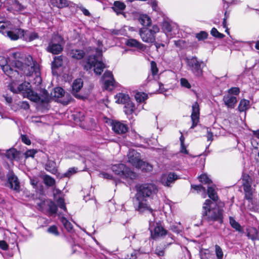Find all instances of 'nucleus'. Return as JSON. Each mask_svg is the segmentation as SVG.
<instances>
[{
  "instance_id": "f257e3e1",
  "label": "nucleus",
  "mask_w": 259,
  "mask_h": 259,
  "mask_svg": "<svg viewBox=\"0 0 259 259\" xmlns=\"http://www.w3.org/2000/svg\"><path fill=\"white\" fill-rule=\"evenodd\" d=\"M9 59L12 61V66L18 70L20 74L27 76L34 75L36 82L40 83L39 65L31 56H26L20 51H12L9 54Z\"/></svg>"
},
{
  "instance_id": "f03ea898",
  "label": "nucleus",
  "mask_w": 259,
  "mask_h": 259,
  "mask_svg": "<svg viewBox=\"0 0 259 259\" xmlns=\"http://www.w3.org/2000/svg\"><path fill=\"white\" fill-rule=\"evenodd\" d=\"M135 198L137 203H135V208L140 213L149 211L153 213V209L147 202V198H153L158 191L157 186L152 183H147L136 186Z\"/></svg>"
},
{
  "instance_id": "7ed1b4c3",
  "label": "nucleus",
  "mask_w": 259,
  "mask_h": 259,
  "mask_svg": "<svg viewBox=\"0 0 259 259\" xmlns=\"http://www.w3.org/2000/svg\"><path fill=\"white\" fill-rule=\"evenodd\" d=\"M203 219L208 222L218 221L223 222V210L209 199H206L203 206Z\"/></svg>"
},
{
  "instance_id": "20e7f679",
  "label": "nucleus",
  "mask_w": 259,
  "mask_h": 259,
  "mask_svg": "<svg viewBox=\"0 0 259 259\" xmlns=\"http://www.w3.org/2000/svg\"><path fill=\"white\" fill-rule=\"evenodd\" d=\"M98 48L96 49V55L90 56L88 57L85 64L84 65V69L87 71L93 69L97 75H100L106 67L105 65L100 60V57L102 55V42L98 41Z\"/></svg>"
},
{
  "instance_id": "39448f33",
  "label": "nucleus",
  "mask_w": 259,
  "mask_h": 259,
  "mask_svg": "<svg viewBox=\"0 0 259 259\" xmlns=\"http://www.w3.org/2000/svg\"><path fill=\"white\" fill-rule=\"evenodd\" d=\"M112 171L121 178L125 180L131 185L133 181L136 178V174L127 167L125 164L119 163L112 166Z\"/></svg>"
},
{
  "instance_id": "423d86ee",
  "label": "nucleus",
  "mask_w": 259,
  "mask_h": 259,
  "mask_svg": "<svg viewBox=\"0 0 259 259\" xmlns=\"http://www.w3.org/2000/svg\"><path fill=\"white\" fill-rule=\"evenodd\" d=\"M186 63L188 69L197 77H202L203 75V68L205 64L196 57H188L186 58Z\"/></svg>"
},
{
  "instance_id": "0eeeda50",
  "label": "nucleus",
  "mask_w": 259,
  "mask_h": 259,
  "mask_svg": "<svg viewBox=\"0 0 259 259\" xmlns=\"http://www.w3.org/2000/svg\"><path fill=\"white\" fill-rule=\"evenodd\" d=\"M10 24L8 21H0V32L12 40L22 37L23 29L15 28L10 30Z\"/></svg>"
},
{
  "instance_id": "6e6552de",
  "label": "nucleus",
  "mask_w": 259,
  "mask_h": 259,
  "mask_svg": "<svg viewBox=\"0 0 259 259\" xmlns=\"http://www.w3.org/2000/svg\"><path fill=\"white\" fill-rule=\"evenodd\" d=\"M159 31V28L156 25L151 28L143 27L139 29V34L142 40L146 43H153L155 41V35Z\"/></svg>"
},
{
  "instance_id": "1a4fd4ad",
  "label": "nucleus",
  "mask_w": 259,
  "mask_h": 259,
  "mask_svg": "<svg viewBox=\"0 0 259 259\" xmlns=\"http://www.w3.org/2000/svg\"><path fill=\"white\" fill-rule=\"evenodd\" d=\"M64 44L63 38L60 35H54L49 43L47 50L53 54H58L62 51Z\"/></svg>"
},
{
  "instance_id": "9d476101",
  "label": "nucleus",
  "mask_w": 259,
  "mask_h": 259,
  "mask_svg": "<svg viewBox=\"0 0 259 259\" xmlns=\"http://www.w3.org/2000/svg\"><path fill=\"white\" fill-rule=\"evenodd\" d=\"M149 230L150 231L151 237L153 239H156L165 236L167 231L163 228L159 222H155L154 219L150 220Z\"/></svg>"
},
{
  "instance_id": "9b49d317",
  "label": "nucleus",
  "mask_w": 259,
  "mask_h": 259,
  "mask_svg": "<svg viewBox=\"0 0 259 259\" xmlns=\"http://www.w3.org/2000/svg\"><path fill=\"white\" fill-rule=\"evenodd\" d=\"M43 96L41 97L37 93L33 91L31 88L28 91V92H24L23 96L27 97L30 100L37 102L41 101V102H47L49 99V95L48 92L45 90L42 91Z\"/></svg>"
},
{
  "instance_id": "f8f14e48",
  "label": "nucleus",
  "mask_w": 259,
  "mask_h": 259,
  "mask_svg": "<svg viewBox=\"0 0 259 259\" xmlns=\"http://www.w3.org/2000/svg\"><path fill=\"white\" fill-rule=\"evenodd\" d=\"M102 80L106 90L112 91L117 86V82L114 79L112 72L106 71L104 72Z\"/></svg>"
},
{
  "instance_id": "ddd939ff",
  "label": "nucleus",
  "mask_w": 259,
  "mask_h": 259,
  "mask_svg": "<svg viewBox=\"0 0 259 259\" xmlns=\"http://www.w3.org/2000/svg\"><path fill=\"white\" fill-rule=\"evenodd\" d=\"M162 29L165 34L170 37H173L176 32L178 31V25L172 22L164 21L162 23Z\"/></svg>"
},
{
  "instance_id": "4468645a",
  "label": "nucleus",
  "mask_w": 259,
  "mask_h": 259,
  "mask_svg": "<svg viewBox=\"0 0 259 259\" xmlns=\"http://www.w3.org/2000/svg\"><path fill=\"white\" fill-rule=\"evenodd\" d=\"M179 179V176L174 172H169L168 174H163L160 178V182L164 186L170 187L171 185Z\"/></svg>"
},
{
  "instance_id": "2eb2a0df",
  "label": "nucleus",
  "mask_w": 259,
  "mask_h": 259,
  "mask_svg": "<svg viewBox=\"0 0 259 259\" xmlns=\"http://www.w3.org/2000/svg\"><path fill=\"white\" fill-rule=\"evenodd\" d=\"M111 126L112 130L117 134H125L128 129L125 123L116 120L112 121Z\"/></svg>"
},
{
  "instance_id": "dca6fc26",
  "label": "nucleus",
  "mask_w": 259,
  "mask_h": 259,
  "mask_svg": "<svg viewBox=\"0 0 259 259\" xmlns=\"http://www.w3.org/2000/svg\"><path fill=\"white\" fill-rule=\"evenodd\" d=\"M200 108L197 102H195L192 105V112L191 115L192 124L191 128H194L198 124L199 121Z\"/></svg>"
},
{
  "instance_id": "f3484780",
  "label": "nucleus",
  "mask_w": 259,
  "mask_h": 259,
  "mask_svg": "<svg viewBox=\"0 0 259 259\" xmlns=\"http://www.w3.org/2000/svg\"><path fill=\"white\" fill-rule=\"evenodd\" d=\"M128 162L134 166L139 165L141 160L140 154L133 149L129 150L127 154Z\"/></svg>"
},
{
  "instance_id": "a211bd4d",
  "label": "nucleus",
  "mask_w": 259,
  "mask_h": 259,
  "mask_svg": "<svg viewBox=\"0 0 259 259\" xmlns=\"http://www.w3.org/2000/svg\"><path fill=\"white\" fill-rule=\"evenodd\" d=\"M126 8L125 4L120 1H116L114 2L113 6L111 7L112 10L116 13L117 15H122L125 16L124 10Z\"/></svg>"
},
{
  "instance_id": "6ab92c4d",
  "label": "nucleus",
  "mask_w": 259,
  "mask_h": 259,
  "mask_svg": "<svg viewBox=\"0 0 259 259\" xmlns=\"http://www.w3.org/2000/svg\"><path fill=\"white\" fill-rule=\"evenodd\" d=\"M223 100L227 108L230 109L234 108L237 102L236 97L230 94L224 95Z\"/></svg>"
},
{
  "instance_id": "aec40b11",
  "label": "nucleus",
  "mask_w": 259,
  "mask_h": 259,
  "mask_svg": "<svg viewBox=\"0 0 259 259\" xmlns=\"http://www.w3.org/2000/svg\"><path fill=\"white\" fill-rule=\"evenodd\" d=\"M8 181L12 189L16 191L19 190L20 185L18 179L13 172H9L8 174Z\"/></svg>"
},
{
  "instance_id": "412c9836",
  "label": "nucleus",
  "mask_w": 259,
  "mask_h": 259,
  "mask_svg": "<svg viewBox=\"0 0 259 259\" xmlns=\"http://www.w3.org/2000/svg\"><path fill=\"white\" fill-rule=\"evenodd\" d=\"M151 74H149L147 78V81H150L153 79L156 80L158 78V69L157 67L156 63L152 61L151 62Z\"/></svg>"
},
{
  "instance_id": "4be33fe9",
  "label": "nucleus",
  "mask_w": 259,
  "mask_h": 259,
  "mask_svg": "<svg viewBox=\"0 0 259 259\" xmlns=\"http://www.w3.org/2000/svg\"><path fill=\"white\" fill-rule=\"evenodd\" d=\"M5 155L6 157L11 161L18 160L19 159L20 152L15 148H11L7 150Z\"/></svg>"
},
{
  "instance_id": "5701e85b",
  "label": "nucleus",
  "mask_w": 259,
  "mask_h": 259,
  "mask_svg": "<svg viewBox=\"0 0 259 259\" xmlns=\"http://www.w3.org/2000/svg\"><path fill=\"white\" fill-rule=\"evenodd\" d=\"M26 41H31L38 38V34L34 31H24L23 30L22 37Z\"/></svg>"
},
{
  "instance_id": "b1692460",
  "label": "nucleus",
  "mask_w": 259,
  "mask_h": 259,
  "mask_svg": "<svg viewBox=\"0 0 259 259\" xmlns=\"http://www.w3.org/2000/svg\"><path fill=\"white\" fill-rule=\"evenodd\" d=\"M125 44L128 47H135L138 49L142 51L144 50L146 48L144 44H142L139 41L133 38L127 39Z\"/></svg>"
},
{
  "instance_id": "393cba45",
  "label": "nucleus",
  "mask_w": 259,
  "mask_h": 259,
  "mask_svg": "<svg viewBox=\"0 0 259 259\" xmlns=\"http://www.w3.org/2000/svg\"><path fill=\"white\" fill-rule=\"evenodd\" d=\"M82 85L83 81L80 78H77L73 81L72 85V93L75 97H78V95L76 94L80 90Z\"/></svg>"
},
{
  "instance_id": "a878e982",
  "label": "nucleus",
  "mask_w": 259,
  "mask_h": 259,
  "mask_svg": "<svg viewBox=\"0 0 259 259\" xmlns=\"http://www.w3.org/2000/svg\"><path fill=\"white\" fill-rule=\"evenodd\" d=\"M85 53L82 50L72 49L69 52V56L73 59L80 60L84 56Z\"/></svg>"
},
{
  "instance_id": "bb28decb",
  "label": "nucleus",
  "mask_w": 259,
  "mask_h": 259,
  "mask_svg": "<svg viewBox=\"0 0 259 259\" xmlns=\"http://www.w3.org/2000/svg\"><path fill=\"white\" fill-rule=\"evenodd\" d=\"M116 102L125 104L128 103L130 100L128 95L123 93H119L115 97Z\"/></svg>"
},
{
  "instance_id": "cd10ccee",
  "label": "nucleus",
  "mask_w": 259,
  "mask_h": 259,
  "mask_svg": "<svg viewBox=\"0 0 259 259\" xmlns=\"http://www.w3.org/2000/svg\"><path fill=\"white\" fill-rule=\"evenodd\" d=\"M138 164L139 165H137L136 167L141 169L143 171L149 172L153 169V166L151 164L141 160Z\"/></svg>"
},
{
  "instance_id": "c85d7f7f",
  "label": "nucleus",
  "mask_w": 259,
  "mask_h": 259,
  "mask_svg": "<svg viewBox=\"0 0 259 259\" xmlns=\"http://www.w3.org/2000/svg\"><path fill=\"white\" fill-rule=\"evenodd\" d=\"M14 67V66H12V65H11V66H10V65H9L8 64H6V65H5L4 66H3V67H2V69L3 70V71H4V72L8 76H9L10 77H12V75L15 73V72H17L18 73H20V71L16 69L14 70V68H13Z\"/></svg>"
},
{
  "instance_id": "c756f323",
  "label": "nucleus",
  "mask_w": 259,
  "mask_h": 259,
  "mask_svg": "<svg viewBox=\"0 0 259 259\" xmlns=\"http://www.w3.org/2000/svg\"><path fill=\"white\" fill-rule=\"evenodd\" d=\"M250 107V102L246 99H242L239 102L238 109L239 112H245Z\"/></svg>"
},
{
  "instance_id": "7c9ffc66",
  "label": "nucleus",
  "mask_w": 259,
  "mask_h": 259,
  "mask_svg": "<svg viewBox=\"0 0 259 259\" xmlns=\"http://www.w3.org/2000/svg\"><path fill=\"white\" fill-rule=\"evenodd\" d=\"M207 194L208 197L213 201V202H216L218 200V196L215 190L214 187L209 186L207 188Z\"/></svg>"
},
{
  "instance_id": "2f4dec72",
  "label": "nucleus",
  "mask_w": 259,
  "mask_h": 259,
  "mask_svg": "<svg viewBox=\"0 0 259 259\" xmlns=\"http://www.w3.org/2000/svg\"><path fill=\"white\" fill-rule=\"evenodd\" d=\"M247 236L252 240H259V232L255 228H251L248 230Z\"/></svg>"
},
{
  "instance_id": "473e14b6",
  "label": "nucleus",
  "mask_w": 259,
  "mask_h": 259,
  "mask_svg": "<svg viewBox=\"0 0 259 259\" xmlns=\"http://www.w3.org/2000/svg\"><path fill=\"white\" fill-rule=\"evenodd\" d=\"M139 22L144 26H149L151 23L150 18L147 15H141L139 18Z\"/></svg>"
},
{
  "instance_id": "72a5a7b5",
  "label": "nucleus",
  "mask_w": 259,
  "mask_h": 259,
  "mask_svg": "<svg viewBox=\"0 0 259 259\" xmlns=\"http://www.w3.org/2000/svg\"><path fill=\"white\" fill-rule=\"evenodd\" d=\"M50 3L53 6L59 8H62L68 5L66 0H50Z\"/></svg>"
},
{
  "instance_id": "f704fd0d",
  "label": "nucleus",
  "mask_w": 259,
  "mask_h": 259,
  "mask_svg": "<svg viewBox=\"0 0 259 259\" xmlns=\"http://www.w3.org/2000/svg\"><path fill=\"white\" fill-rule=\"evenodd\" d=\"M45 168L47 171L54 174L57 171L56 163L53 161L49 160L46 164Z\"/></svg>"
},
{
  "instance_id": "c9c22d12",
  "label": "nucleus",
  "mask_w": 259,
  "mask_h": 259,
  "mask_svg": "<svg viewBox=\"0 0 259 259\" xmlns=\"http://www.w3.org/2000/svg\"><path fill=\"white\" fill-rule=\"evenodd\" d=\"M251 144L254 149H259V139L253 137L251 140ZM255 159L259 165V151L255 157Z\"/></svg>"
},
{
  "instance_id": "e433bc0d",
  "label": "nucleus",
  "mask_w": 259,
  "mask_h": 259,
  "mask_svg": "<svg viewBox=\"0 0 259 259\" xmlns=\"http://www.w3.org/2000/svg\"><path fill=\"white\" fill-rule=\"evenodd\" d=\"M135 110L134 104L130 101L128 103L125 104L124 106V112L126 114H131Z\"/></svg>"
},
{
  "instance_id": "4c0bfd02",
  "label": "nucleus",
  "mask_w": 259,
  "mask_h": 259,
  "mask_svg": "<svg viewBox=\"0 0 259 259\" xmlns=\"http://www.w3.org/2000/svg\"><path fill=\"white\" fill-rule=\"evenodd\" d=\"M135 99L139 103L144 102L148 98L147 94L143 92H138L135 95Z\"/></svg>"
},
{
  "instance_id": "58836bf2",
  "label": "nucleus",
  "mask_w": 259,
  "mask_h": 259,
  "mask_svg": "<svg viewBox=\"0 0 259 259\" xmlns=\"http://www.w3.org/2000/svg\"><path fill=\"white\" fill-rule=\"evenodd\" d=\"M60 220L67 231L71 232L73 230V225L66 218L61 217Z\"/></svg>"
},
{
  "instance_id": "ea45409f",
  "label": "nucleus",
  "mask_w": 259,
  "mask_h": 259,
  "mask_svg": "<svg viewBox=\"0 0 259 259\" xmlns=\"http://www.w3.org/2000/svg\"><path fill=\"white\" fill-rule=\"evenodd\" d=\"M229 222L232 227L235 229L236 231L239 232L242 231L240 225L237 222L233 217H230L229 218Z\"/></svg>"
},
{
  "instance_id": "a19ab883",
  "label": "nucleus",
  "mask_w": 259,
  "mask_h": 259,
  "mask_svg": "<svg viewBox=\"0 0 259 259\" xmlns=\"http://www.w3.org/2000/svg\"><path fill=\"white\" fill-rule=\"evenodd\" d=\"M63 63V59L62 56L55 57L52 62V68H58L61 67Z\"/></svg>"
},
{
  "instance_id": "79ce46f5",
  "label": "nucleus",
  "mask_w": 259,
  "mask_h": 259,
  "mask_svg": "<svg viewBox=\"0 0 259 259\" xmlns=\"http://www.w3.org/2000/svg\"><path fill=\"white\" fill-rule=\"evenodd\" d=\"M31 85L29 82H25L18 87V90L19 92H21L23 94L24 92H28V91L30 90Z\"/></svg>"
},
{
  "instance_id": "37998d69",
  "label": "nucleus",
  "mask_w": 259,
  "mask_h": 259,
  "mask_svg": "<svg viewBox=\"0 0 259 259\" xmlns=\"http://www.w3.org/2000/svg\"><path fill=\"white\" fill-rule=\"evenodd\" d=\"M65 94L64 90L61 87H57L54 89L53 95L55 97L59 98Z\"/></svg>"
},
{
  "instance_id": "c03bdc74",
  "label": "nucleus",
  "mask_w": 259,
  "mask_h": 259,
  "mask_svg": "<svg viewBox=\"0 0 259 259\" xmlns=\"http://www.w3.org/2000/svg\"><path fill=\"white\" fill-rule=\"evenodd\" d=\"M11 9L15 11L20 12L24 9V7L18 1H15L11 6Z\"/></svg>"
},
{
  "instance_id": "a18cd8bd",
  "label": "nucleus",
  "mask_w": 259,
  "mask_h": 259,
  "mask_svg": "<svg viewBox=\"0 0 259 259\" xmlns=\"http://www.w3.org/2000/svg\"><path fill=\"white\" fill-rule=\"evenodd\" d=\"M44 181L46 185L53 186L55 183L54 179L48 175H45L44 177Z\"/></svg>"
},
{
  "instance_id": "49530a36",
  "label": "nucleus",
  "mask_w": 259,
  "mask_h": 259,
  "mask_svg": "<svg viewBox=\"0 0 259 259\" xmlns=\"http://www.w3.org/2000/svg\"><path fill=\"white\" fill-rule=\"evenodd\" d=\"M84 159L89 161L95 160L96 154L90 150H87L83 154Z\"/></svg>"
},
{
  "instance_id": "de8ad7c7",
  "label": "nucleus",
  "mask_w": 259,
  "mask_h": 259,
  "mask_svg": "<svg viewBox=\"0 0 259 259\" xmlns=\"http://www.w3.org/2000/svg\"><path fill=\"white\" fill-rule=\"evenodd\" d=\"M183 229V228L180 222L179 223L178 225L174 224L170 226V230L172 232L176 233L177 234L181 232Z\"/></svg>"
},
{
  "instance_id": "09e8293b",
  "label": "nucleus",
  "mask_w": 259,
  "mask_h": 259,
  "mask_svg": "<svg viewBox=\"0 0 259 259\" xmlns=\"http://www.w3.org/2000/svg\"><path fill=\"white\" fill-rule=\"evenodd\" d=\"M215 252L217 259H223L224 253L222 249L218 245H215Z\"/></svg>"
},
{
  "instance_id": "8fccbe9b",
  "label": "nucleus",
  "mask_w": 259,
  "mask_h": 259,
  "mask_svg": "<svg viewBox=\"0 0 259 259\" xmlns=\"http://www.w3.org/2000/svg\"><path fill=\"white\" fill-rule=\"evenodd\" d=\"M199 180L200 182L204 184H209L212 183L211 180L206 174H202L199 177Z\"/></svg>"
},
{
  "instance_id": "3c124183",
  "label": "nucleus",
  "mask_w": 259,
  "mask_h": 259,
  "mask_svg": "<svg viewBox=\"0 0 259 259\" xmlns=\"http://www.w3.org/2000/svg\"><path fill=\"white\" fill-rule=\"evenodd\" d=\"M47 232L50 234L54 235L55 236L59 235V232L58 230V228L55 225H53L48 228Z\"/></svg>"
},
{
  "instance_id": "603ef678",
  "label": "nucleus",
  "mask_w": 259,
  "mask_h": 259,
  "mask_svg": "<svg viewBox=\"0 0 259 259\" xmlns=\"http://www.w3.org/2000/svg\"><path fill=\"white\" fill-rule=\"evenodd\" d=\"M77 168L75 167L70 168L68 171L63 174L64 177H70L72 175L76 172Z\"/></svg>"
},
{
  "instance_id": "864d4df0",
  "label": "nucleus",
  "mask_w": 259,
  "mask_h": 259,
  "mask_svg": "<svg viewBox=\"0 0 259 259\" xmlns=\"http://www.w3.org/2000/svg\"><path fill=\"white\" fill-rule=\"evenodd\" d=\"M180 83L182 87L187 89H189L191 88V85L188 80L185 78H182L180 79Z\"/></svg>"
},
{
  "instance_id": "5fc2aeb1",
  "label": "nucleus",
  "mask_w": 259,
  "mask_h": 259,
  "mask_svg": "<svg viewBox=\"0 0 259 259\" xmlns=\"http://www.w3.org/2000/svg\"><path fill=\"white\" fill-rule=\"evenodd\" d=\"M210 33L212 36L220 38H223L224 36L223 34L220 33L215 28H213L211 29Z\"/></svg>"
},
{
  "instance_id": "6e6d98bb",
  "label": "nucleus",
  "mask_w": 259,
  "mask_h": 259,
  "mask_svg": "<svg viewBox=\"0 0 259 259\" xmlns=\"http://www.w3.org/2000/svg\"><path fill=\"white\" fill-rule=\"evenodd\" d=\"M228 94L233 96H237L240 93V89L237 87H233L230 89L228 92Z\"/></svg>"
},
{
  "instance_id": "4d7b16f0",
  "label": "nucleus",
  "mask_w": 259,
  "mask_h": 259,
  "mask_svg": "<svg viewBox=\"0 0 259 259\" xmlns=\"http://www.w3.org/2000/svg\"><path fill=\"white\" fill-rule=\"evenodd\" d=\"M57 203L58 206L60 208L62 209L64 211L66 210V206H65V204L64 203V200L62 198H61V197L59 198L57 200Z\"/></svg>"
},
{
  "instance_id": "13d9d810",
  "label": "nucleus",
  "mask_w": 259,
  "mask_h": 259,
  "mask_svg": "<svg viewBox=\"0 0 259 259\" xmlns=\"http://www.w3.org/2000/svg\"><path fill=\"white\" fill-rule=\"evenodd\" d=\"M49 211L52 214H55L57 211V206L55 203L51 202L49 204Z\"/></svg>"
},
{
  "instance_id": "bf43d9fd",
  "label": "nucleus",
  "mask_w": 259,
  "mask_h": 259,
  "mask_svg": "<svg viewBox=\"0 0 259 259\" xmlns=\"http://www.w3.org/2000/svg\"><path fill=\"white\" fill-rule=\"evenodd\" d=\"M208 34L205 31H201L196 34V38L200 40H203L207 37Z\"/></svg>"
},
{
  "instance_id": "052dcab7",
  "label": "nucleus",
  "mask_w": 259,
  "mask_h": 259,
  "mask_svg": "<svg viewBox=\"0 0 259 259\" xmlns=\"http://www.w3.org/2000/svg\"><path fill=\"white\" fill-rule=\"evenodd\" d=\"M192 188H193L194 190L197 191V192H203V193H205V189L204 187H203L202 185H191Z\"/></svg>"
},
{
  "instance_id": "680f3d73",
  "label": "nucleus",
  "mask_w": 259,
  "mask_h": 259,
  "mask_svg": "<svg viewBox=\"0 0 259 259\" xmlns=\"http://www.w3.org/2000/svg\"><path fill=\"white\" fill-rule=\"evenodd\" d=\"M36 151L34 149L28 150L25 153V156L26 158L31 157H33L34 155L36 154Z\"/></svg>"
},
{
  "instance_id": "e2e57ef3",
  "label": "nucleus",
  "mask_w": 259,
  "mask_h": 259,
  "mask_svg": "<svg viewBox=\"0 0 259 259\" xmlns=\"http://www.w3.org/2000/svg\"><path fill=\"white\" fill-rule=\"evenodd\" d=\"M243 189L246 193H248L249 194L251 193V184L246 183L245 184H243Z\"/></svg>"
},
{
  "instance_id": "0e129e2a",
  "label": "nucleus",
  "mask_w": 259,
  "mask_h": 259,
  "mask_svg": "<svg viewBox=\"0 0 259 259\" xmlns=\"http://www.w3.org/2000/svg\"><path fill=\"white\" fill-rule=\"evenodd\" d=\"M251 179L250 177L247 175H243L242 177V184H245L248 182V183L251 184Z\"/></svg>"
},
{
  "instance_id": "69168bd1",
  "label": "nucleus",
  "mask_w": 259,
  "mask_h": 259,
  "mask_svg": "<svg viewBox=\"0 0 259 259\" xmlns=\"http://www.w3.org/2000/svg\"><path fill=\"white\" fill-rule=\"evenodd\" d=\"M206 130H207V135H206V137H207V141L211 142L213 140V133L210 132L209 128H207Z\"/></svg>"
},
{
  "instance_id": "338daca9",
  "label": "nucleus",
  "mask_w": 259,
  "mask_h": 259,
  "mask_svg": "<svg viewBox=\"0 0 259 259\" xmlns=\"http://www.w3.org/2000/svg\"><path fill=\"white\" fill-rule=\"evenodd\" d=\"M21 140L24 143L27 145L31 144V141L30 139L26 135H21Z\"/></svg>"
},
{
  "instance_id": "774afa93",
  "label": "nucleus",
  "mask_w": 259,
  "mask_h": 259,
  "mask_svg": "<svg viewBox=\"0 0 259 259\" xmlns=\"http://www.w3.org/2000/svg\"><path fill=\"white\" fill-rule=\"evenodd\" d=\"M137 257L135 251L127 254L124 257V259H137Z\"/></svg>"
}]
</instances>
